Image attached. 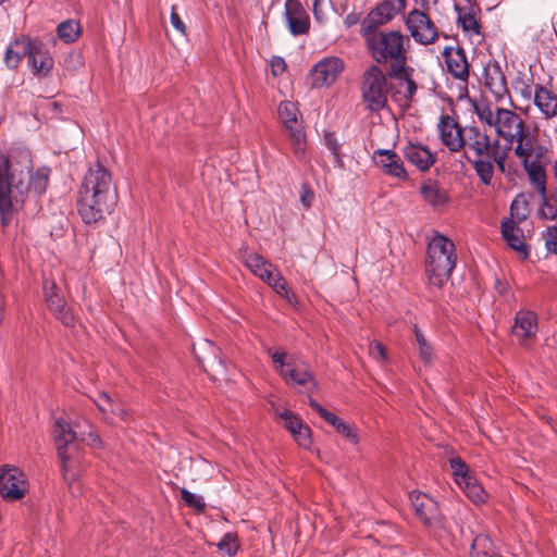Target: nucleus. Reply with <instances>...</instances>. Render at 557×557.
Segmentation results:
<instances>
[{"instance_id":"obj_45","label":"nucleus","mask_w":557,"mask_h":557,"mask_svg":"<svg viewBox=\"0 0 557 557\" xmlns=\"http://www.w3.org/2000/svg\"><path fill=\"white\" fill-rule=\"evenodd\" d=\"M296 443L302 448H309L311 446V431L302 424L293 435Z\"/></svg>"},{"instance_id":"obj_27","label":"nucleus","mask_w":557,"mask_h":557,"mask_svg":"<svg viewBox=\"0 0 557 557\" xmlns=\"http://www.w3.org/2000/svg\"><path fill=\"white\" fill-rule=\"evenodd\" d=\"M534 104L545 120L557 116V92L543 86H536L534 91Z\"/></svg>"},{"instance_id":"obj_25","label":"nucleus","mask_w":557,"mask_h":557,"mask_svg":"<svg viewBox=\"0 0 557 557\" xmlns=\"http://www.w3.org/2000/svg\"><path fill=\"white\" fill-rule=\"evenodd\" d=\"M288 29L293 35H301L309 29V16L296 0L286 1Z\"/></svg>"},{"instance_id":"obj_58","label":"nucleus","mask_w":557,"mask_h":557,"mask_svg":"<svg viewBox=\"0 0 557 557\" xmlns=\"http://www.w3.org/2000/svg\"><path fill=\"white\" fill-rule=\"evenodd\" d=\"M522 96L525 98H531V96H532L531 89L528 87L525 91H522Z\"/></svg>"},{"instance_id":"obj_24","label":"nucleus","mask_w":557,"mask_h":557,"mask_svg":"<svg viewBox=\"0 0 557 557\" xmlns=\"http://www.w3.org/2000/svg\"><path fill=\"white\" fill-rule=\"evenodd\" d=\"M443 55L448 73L455 78L466 82L469 77V63L465 50L459 47H446Z\"/></svg>"},{"instance_id":"obj_29","label":"nucleus","mask_w":557,"mask_h":557,"mask_svg":"<svg viewBox=\"0 0 557 557\" xmlns=\"http://www.w3.org/2000/svg\"><path fill=\"white\" fill-rule=\"evenodd\" d=\"M513 145H516L513 148L515 156L521 161L523 166L540 160V153L533 145L530 131H527L522 135L518 136L517 139H513L512 146Z\"/></svg>"},{"instance_id":"obj_15","label":"nucleus","mask_w":557,"mask_h":557,"mask_svg":"<svg viewBox=\"0 0 557 557\" xmlns=\"http://www.w3.org/2000/svg\"><path fill=\"white\" fill-rule=\"evenodd\" d=\"M481 158H475L474 160H469L472 163V166L479 176L480 181L485 186L493 185V178L495 173V164L499 169L500 172H505V160L507 157L506 150H500L499 143L496 139V146L491 151L490 156Z\"/></svg>"},{"instance_id":"obj_39","label":"nucleus","mask_w":557,"mask_h":557,"mask_svg":"<svg viewBox=\"0 0 557 557\" xmlns=\"http://www.w3.org/2000/svg\"><path fill=\"white\" fill-rule=\"evenodd\" d=\"M510 214L515 222L519 223L525 220L528 215V201L524 195H518L511 202Z\"/></svg>"},{"instance_id":"obj_11","label":"nucleus","mask_w":557,"mask_h":557,"mask_svg":"<svg viewBox=\"0 0 557 557\" xmlns=\"http://www.w3.org/2000/svg\"><path fill=\"white\" fill-rule=\"evenodd\" d=\"M412 73L413 69L407 64L391 67L389 76L394 79V83L388 87L393 100L399 106H408L418 89L416 82L412 79Z\"/></svg>"},{"instance_id":"obj_18","label":"nucleus","mask_w":557,"mask_h":557,"mask_svg":"<svg viewBox=\"0 0 557 557\" xmlns=\"http://www.w3.org/2000/svg\"><path fill=\"white\" fill-rule=\"evenodd\" d=\"M28 49V65L37 77H47L54 64L53 58L46 45L39 39H29V44H23Z\"/></svg>"},{"instance_id":"obj_36","label":"nucleus","mask_w":557,"mask_h":557,"mask_svg":"<svg viewBox=\"0 0 557 557\" xmlns=\"http://www.w3.org/2000/svg\"><path fill=\"white\" fill-rule=\"evenodd\" d=\"M470 555L471 557H499L490 537L483 534L474 537Z\"/></svg>"},{"instance_id":"obj_23","label":"nucleus","mask_w":557,"mask_h":557,"mask_svg":"<svg viewBox=\"0 0 557 557\" xmlns=\"http://www.w3.org/2000/svg\"><path fill=\"white\" fill-rule=\"evenodd\" d=\"M438 132L442 143L453 152L463 149V128L450 115H443L438 123Z\"/></svg>"},{"instance_id":"obj_1","label":"nucleus","mask_w":557,"mask_h":557,"mask_svg":"<svg viewBox=\"0 0 557 557\" xmlns=\"http://www.w3.org/2000/svg\"><path fill=\"white\" fill-rule=\"evenodd\" d=\"M50 170L33 169L32 156L24 147L11 148L0 154V216L3 226L12 223L15 214L27 206L32 211L45 194Z\"/></svg>"},{"instance_id":"obj_40","label":"nucleus","mask_w":557,"mask_h":557,"mask_svg":"<svg viewBox=\"0 0 557 557\" xmlns=\"http://www.w3.org/2000/svg\"><path fill=\"white\" fill-rule=\"evenodd\" d=\"M449 463L455 476V481L458 485L462 484V482H466L467 478L472 475L468 466L459 457L451 458Z\"/></svg>"},{"instance_id":"obj_6","label":"nucleus","mask_w":557,"mask_h":557,"mask_svg":"<svg viewBox=\"0 0 557 557\" xmlns=\"http://www.w3.org/2000/svg\"><path fill=\"white\" fill-rule=\"evenodd\" d=\"M457 252L451 239L435 233L428 244L425 273L430 284L442 287L456 267Z\"/></svg>"},{"instance_id":"obj_53","label":"nucleus","mask_w":557,"mask_h":557,"mask_svg":"<svg viewBox=\"0 0 557 557\" xmlns=\"http://www.w3.org/2000/svg\"><path fill=\"white\" fill-rule=\"evenodd\" d=\"M313 200V193L309 189H305L301 194V202L306 208H309L311 206V202Z\"/></svg>"},{"instance_id":"obj_3","label":"nucleus","mask_w":557,"mask_h":557,"mask_svg":"<svg viewBox=\"0 0 557 557\" xmlns=\"http://www.w3.org/2000/svg\"><path fill=\"white\" fill-rule=\"evenodd\" d=\"M116 201L111 173L100 163L85 174L78 193L77 208L85 223L99 221Z\"/></svg>"},{"instance_id":"obj_55","label":"nucleus","mask_w":557,"mask_h":557,"mask_svg":"<svg viewBox=\"0 0 557 557\" xmlns=\"http://www.w3.org/2000/svg\"><path fill=\"white\" fill-rule=\"evenodd\" d=\"M310 407L315 410L319 414H321L325 409L313 398L309 399Z\"/></svg>"},{"instance_id":"obj_56","label":"nucleus","mask_w":557,"mask_h":557,"mask_svg":"<svg viewBox=\"0 0 557 557\" xmlns=\"http://www.w3.org/2000/svg\"><path fill=\"white\" fill-rule=\"evenodd\" d=\"M310 407L315 410L319 414H321L325 409L313 398L309 399Z\"/></svg>"},{"instance_id":"obj_57","label":"nucleus","mask_w":557,"mask_h":557,"mask_svg":"<svg viewBox=\"0 0 557 557\" xmlns=\"http://www.w3.org/2000/svg\"><path fill=\"white\" fill-rule=\"evenodd\" d=\"M113 414L119 416L121 419H125L127 413L124 408H122L119 404L115 403V412H112Z\"/></svg>"},{"instance_id":"obj_54","label":"nucleus","mask_w":557,"mask_h":557,"mask_svg":"<svg viewBox=\"0 0 557 557\" xmlns=\"http://www.w3.org/2000/svg\"><path fill=\"white\" fill-rule=\"evenodd\" d=\"M211 369L214 374L223 375L225 373V367L221 360H216L215 358L212 360Z\"/></svg>"},{"instance_id":"obj_4","label":"nucleus","mask_w":557,"mask_h":557,"mask_svg":"<svg viewBox=\"0 0 557 557\" xmlns=\"http://www.w3.org/2000/svg\"><path fill=\"white\" fill-rule=\"evenodd\" d=\"M372 58L381 64L397 67L407 64L410 39L398 30L361 32Z\"/></svg>"},{"instance_id":"obj_48","label":"nucleus","mask_w":557,"mask_h":557,"mask_svg":"<svg viewBox=\"0 0 557 557\" xmlns=\"http://www.w3.org/2000/svg\"><path fill=\"white\" fill-rule=\"evenodd\" d=\"M369 354L370 356L377 360V361H384L386 359V352L384 346L379 342H371L369 344Z\"/></svg>"},{"instance_id":"obj_44","label":"nucleus","mask_w":557,"mask_h":557,"mask_svg":"<svg viewBox=\"0 0 557 557\" xmlns=\"http://www.w3.org/2000/svg\"><path fill=\"white\" fill-rule=\"evenodd\" d=\"M334 429L350 443L357 444L359 442L355 429L350 424L346 423L343 419L334 426Z\"/></svg>"},{"instance_id":"obj_22","label":"nucleus","mask_w":557,"mask_h":557,"mask_svg":"<svg viewBox=\"0 0 557 557\" xmlns=\"http://www.w3.org/2000/svg\"><path fill=\"white\" fill-rule=\"evenodd\" d=\"M373 161L382 172L399 181L407 180L408 175L400 157L391 149H377L373 152Z\"/></svg>"},{"instance_id":"obj_34","label":"nucleus","mask_w":557,"mask_h":557,"mask_svg":"<svg viewBox=\"0 0 557 557\" xmlns=\"http://www.w3.org/2000/svg\"><path fill=\"white\" fill-rule=\"evenodd\" d=\"M22 44H29V38H21L11 44L5 52L4 61L10 69H16L23 57L28 58V49Z\"/></svg>"},{"instance_id":"obj_49","label":"nucleus","mask_w":557,"mask_h":557,"mask_svg":"<svg viewBox=\"0 0 557 557\" xmlns=\"http://www.w3.org/2000/svg\"><path fill=\"white\" fill-rule=\"evenodd\" d=\"M324 144L330 149V151L335 156L336 159H339V144L336 139L335 134L327 132L324 134Z\"/></svg>"},{"instance_id":"obj_47","label":"nucleus","mask_w":557,"mask_h":557,"mask_svg":"<svg viewBox=\"0 0 557 557\" xmlns=\"http://www.w3.org/2000/svg\"><path fill=\"white\" fill-rule=\"evenodd\" d=\"M544 238L547 250L557 255V223L547 228Z\"/></svg>"},{"instance_id":"obj_19","label":"nucleus","mask_w":557,"mask_h":557,"mask_svg":"<svg viewBox=\"0 0 557 557\" xmlns=\"http://www.w3.org/2000/svg\"><path fill=\"white\" fill-rule=\"evenodd\" d=\"M344 70V62L336 57H329L318 62L310 72L312 86H331Z\"/></svg>"},{"instance_id":"obj_37","label":"nucleus","mask_w":557,"mask_h":557,"mask_svg":"<svg viewBox=\"0 0 557 557\" xmlns=\"http://www.w3.org/2000/svg\"><path fill=\"white\" fill-rule=\"evenodd\" d=\"M413 333L416 344L418 346V355L421 361L425 364H429L434 359V349L430 342L426 339L423 332L418 327V325H413Z\"/></svg>"},{"instance_id":"obj_33","label":"nucleus","mask_w":557,"mask_h":557,"mask_svg":"<svg viewBox=\"0 0 557 557\" xmlns=\"http://www.w3.org/2000/svg\"><path fill=\"white\" fill-rule=\"evenodd\" d=\"M458 23L469 37L481 36V25L473 9H459Z\"/></svg>"},{"instance_id":"obj_50","label":"nucleus","mask_w":557,"mask_h":557,"mask_svg":"<svg viewBox=\"0 0 557 557\" xmlns=\"http://www.w3.org/2000/svg\"><path fill=\"white\" fill-rule=\"evenodd\" d=\"M171 24L181 34H183V35L186 34V26H185L184 22L182 21V18L180 17V15L176 13L175 7H172Z\"/></svg>"},{"instance_id":"obj_26","label":"nucleus","mask_w":557,"mask_h":557,"mask_svg":"<svg viewBox=\"0 0 557 557\" xmlns=\"http://www.w3.org/2000/svg\"><path fill=\"white\" fill-rule=\"evenodd\" d=\"M536 331V318L533 312L520 311L517 313L512 327V336L516 337L520 344H524L528 339L534 337Z\"/></svg>"},{"instance_id":"obj_17","label":"nucleus","mask_w":557,"mask_h":557,"mask_svg":"<svg viewBox=\"0 0 557 557\" xmlns=\"http://www.w3.org/2000/svg\"><path fill=\"white\" fill-rule=\"evenodd\" d=\"M406 7V0H384L370 11L361 23V32L375 30L379 26L388 23Z\"/></svg>"},{"instance_id":"obj_42","label":"nucleus","mask_w":557,"mask_h":557,"mask_svg":"<svg viewBox=\"0 0 557 557\" xmlns=\"http://www.w3.org/2000/svg\"><path fill=\"white\" fill-rule=\"evenodd\" d=\"M182 499L191 508L197 511H202L206 507L203 497L197 494H194L186 488L181 490Z\"/></svg>"},{"instance_id":"obj_12","label":"nucleus","mask_w":557,"mask_h":557,"mask_svg":"<svg viewBox=\"0 0 557 557\" xmlns=\"http://www.w3.org/2000/svg\"><path fill=\"white\" fill-rule=\"evenodd\" d=\"M28 490L26 475L16 467L3 465L0 467V495L9 502L23 498Z\"/></svg>"},{"instance_id":"obj_52","label":"nucleus","mask_w":557,"mask_h":557,"mask_svg":"<svg viewBox=\"0 0 557 557\" xmlns=\"http://www.w3.org/2000/svg\"><path fill=\"white\" fill-rule=\"evenodd\" d=\"M329 424L333 428L342 420L335 413L327 411L326 409L320 414Z\"/></svg>"},{"instance_id":"obj_10","label":"nucleus","mask_w":557,"mask_h":557,"mask_svg":"<svg viewBox=\"0 0 557 557\" xmlns=\"http://www.w3.org/2000/svg\"><path fill=\"white\" fill-rule=\"evenodd\" d=\"M284 352H272L271 358L276 366V370L286 383L297 386H308L311 389L317 387V381L313 373L306 363L293 360L285 361Z\"/></svg>"},{"instance_id":"obj_60","label":"nucleus","mask_w":557,"mask_h":557,"mask_svg":"<svg viewBox=\"0 0 557 557\" xmlns=\"http://www.w3.org/2000/svg\"><path fill=\"white\" fill-rule=\"evenodd\" d=\"M73 57L76 59V62H77L78 64H81V63H82V58H81V55L75 54V55H73Z\"/></svg>"},{"instance_id":"obj_20","label":"nucleus","mask_w":557,"mask_h":557,"mask_svg":"<svg viewBox=\"0 0 557 557\" xmlns=\"http://www.w3.org/2000/svg\"><path fill=\"white\" fill-rule=\"evenodd\" d=\"M484 86L487 88L496 101L510 97L506 77L500 65L496 61H490L484 65Z\"/></svg>"},{"instance_id":"obj_28","label":"nucleus","mask_w":557,"mask_h":557,"mask_svg":"<svg viewBox=\"0 0 557 557\" xmlns=\"http://www.w3.org/2000/svg\"><path fill=\"white\" fill-rule=\"evenodd\" d=\"M420 193L423 200L434 209H441L449 201V196L438 182L426 180L422 183Z\"/></svg>"},{"instance_id":"obj_31","label":"nucleus","mask_w":557,"mask_h":557,"mask_svg":"<svg viewBox=\"0 0 557 557\" xmlns=\"http://www.w3.org/2000/svg\"><path fill=\"white\" fill-rule=\"evenodd\" d=\"M405 157L419 170L425 171L435 162L434 154L422 145H409L405 148Z\"/></svg>"},{"instance_id":"obj_30","label":"nucleus","mask_w":557,"mask_h":557,"mask_svg":"<svg viewBox=\"0 0 557 557\" xmlns=\"http://www.w3.org/2000/svg\"><path fill=\"white\" fill-rule=\"evenodd\" d=\"M502 235L510 248L527 255L524 235L517 222L510 219L503 221Z\"/></svg>"},{"instance_id":"obj_7","label":"nucleus","mask_w":557,"mask_h":557,"mask_svg":"<svg viewBox=\"0 0 557 557\" xmlns=\"http://www.w3.org/2000/svg\"><path fill=\"white\" fill-rule=\"evenodd\" d=\"M242 261L253 275L267 283L276 294L289 304L293 302L294 294L289 293L285 278L270 261L256 252L247 251L242 255Z\"/></svg>"},{"instance_id":"obj_43","label":"nucleus","mask_w":557,"mask_h":557,"mask_svg":"<svg viewBox=\"0 0 557 557\" xmlns=\"http://www.w3.org/2000/svg\"><path fill=\"white\" fill-rule=\"evenodd\" d=\"M218 547L225 552L228 556L235 555L238 549V542L236 536L231 533H226L218 544Z\"/></svg>"},{"instance_id":"obj_8","label":"nucleus","mask_w":557,"mask_h":557,"mask_svg":"<svg viewBox=\"0 0 557 557\" xmlns=\"http://www.w3.org/2000/svg\"><path fill=\"white\" fill-rule=\"evenodd\" d=\"M362 98L367 108L371 111H380L385 108L389 87L387 78L377 65H372L363 74Z\"/></svg>"},{"instance_id":"obj_14","label":"nucleus","mask_w":557,"mask_h":557,"mask_svg":"<svg viewBox=\"0 0 557 557\" xmlns=\"http://www.w3.org/2000/svg\"><path fill=\"white\" fill-rule=\"evenodd\" d=\"M44 295L46 304L53 315L65 326H73L75 315L66 304L63 295H61L59 287L51 280L44 281Z\"/></svg>"},{"instance_id":"obj_9","label":"nucleus","mask_w":557,"mask_h":557,"mask_svg":"<svg viewBox=\"0 0 557 557\" xmlns=\"http://www.w3.org/2000/svg\"><path fill=\"white\" fill-rule=\"evenodd\" d=\"M278 116L292 145L293 152L298 160L306 156V134L302 123L298 121V109L290 101H283L278 106Z\"/></svg>"},{"instance_id":"obj_38","label":"nucleus","mask_w":557,"mask_h":557,"mask_svg":"<svg viewBox=\"0 0 557 557\" xmlns=\"http://www.w3.org/2000/svg\"><path fill=\"white\" fill-rule=\"evenodd\" d=\"M58 35L65 42H74L79 35V25L74 21H64L58 26Z\"/></svg>"},{"instance_id":"obj_5","label":"nucleus","mask_w":557,"mask_h":557,"mask_svg":"<svg viewBox=\"0 0 557 557\" xmlns=\"http://www.w3.org/2000/svg\"><path fill=\"white\" fill-rule=\"evenodd\" d=\"M474 113L481 123L495 132L498 141H505L506 151L512 147L513 139L529 131L523 117L510 109L479 102L474 106Z\"/></svg>"},{"instance_id":"obj_16","label":"nucleus","mask_w":557,"mask_h":557,"mask_svg":"<svg viewBox=\"0 0 557 557\" xmlns=\"http://www.w3.org/2000/svg\"><path fill=\"white\" fill-rule=\"evenodd\" d=\"M410 36L419 44L429 45L437 38V28L429 15L420 10H412L406 18Z\"/></svg>"},{"instance_id":"obj_32","label":"nucleus","mask_w":557,"mask_h":557,"mask_svg":"<svg viewBox=\"0 0 557 557\" xmlns=\"http://www.w3.org/2000/svg\"><path fill=\"white\" fill-rule=\"evenodd\" d=\"M527 171L530 182L534 185L535 189L539 191L541 196V201L543 203H546V176L545 171L541 163L537 162H531L529 165L523 166Z\"/></svg>"},{"instance_id":"obj_51","label":"nucleus","mask_w":557,"mask_h":557,"mask_svg":"<svg viewBox=\"0 0 557 557\" xmlns=\"http://www.w3.org/2000/svg\"><path fill=\"white\" fill-rule=\"evenodd\" d=\"M271 70L274 76L281 75L286 70V63L284 59L280 57H274L271 60Z\"/></svg>"},{"instance_id":"obj_46","label":"nucleus","mask_w":557,"mask_h":557,"mask_svg":"<svg viewBox=\"0 0 557 557\" xmlns=\"http://www.w3.org/2000/svg\"><path fill=\"white\" fill-rule=\"evenodd\" d=\"M96 405L103 414L115 412V401L107 393H101L98 396Z\"/></svg>"},{"instance_id":"obj_13","label":"nucleus","mask_w":557,"mask_h":557,"mask_svg":"<svg viewBox=\"0 0 557 557\" xmlns=\"http://www.w3.org/2000/svg\"><path fill=\"white\" fill-rule=\"evenodd\" d=\"M409 497L416 516L425 527L432 529L443 527V516L433 497L418 491L411 492Z\"/></svg>"},{"instance_id":"obj_59","label":"nucleus","mask_w":557,"mask_h":557,"mask_svg":"<svg viewBox=\"0 0 557 557\" xmlns=\"http://www.w3.org/2000/svg\"><path fill=\"white\" fill-rule=\"evenodd\" d=\"M346 23H347L348 25H351V24H354V23H355V18H354V17H351L350 15H348V16L346 17Z\"/></svg>"},{"instance_id":"obj_21","label":"nucleus","mask_w":557,"mask_h":557,"mask_svg":"<svg viewBox=\"0 0 557 557\" xmlns=\"http://www.w3.org/2000/svg\"><path fill=\"white\" fill-rule=\"evenodd\" d=\"M462 139L465 141L463 149L472 151L475 158L490 156L496 146V139L492 143L490 136L476 126L463 127Z\"/></svg>"},{"instance_id":"obj_35","label":"nucleus","mask_w":557,"mask_h":557,"mask_svg":"<svg viewBox=\"0 0 557 557\" xmlns=\"http://www.w3.org/2000/svg\"><path fill=\"white\" fill-rule=\"evenodd\" d=\"M459 487L476 505L483 504L487 498L486 492L473 475L467 478L466 482L459 484Z\"/></svg>"},{"instance_id":"obj_41","label":"nucleus","mask_w":557,"mask_h":557,"mask_svg":"<svg viewBox=\"0 0 557 557\" xmlns=\"http://www.w3.org/2000/svg\"><path fill=\"white\" fill-rule=\"evenodd\" d=\"M276 417L282 420L284 426L292 433V435H294V433L304 424L299 417L287 409L277 410Z\"/></svg>"},{"instance_id":"obj_2","label":"nucleus","mask_w":557,"mask_h":557,"mask_svg":"<svg viewBox=\"0 0 557 557\" xmlns=\"http://www.w3.org/2000/svg\"><path fill=\"white\" fill-rule=\"evenodd\" d=\"M75 428L76 430L67 421L58 419L54 423L53 435L62 463L64 481L67 483L70 493L73 496H78L82 494V486L78 482L81 475L79 443L83 442L92 448H99L101 441L88 422H85L84 425L75 424Z\"/></svg>"}]
</instances>
